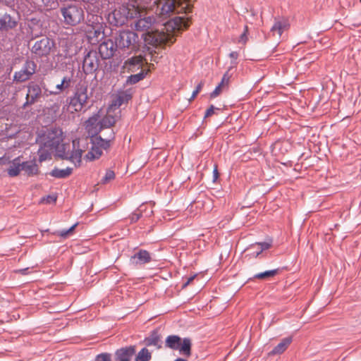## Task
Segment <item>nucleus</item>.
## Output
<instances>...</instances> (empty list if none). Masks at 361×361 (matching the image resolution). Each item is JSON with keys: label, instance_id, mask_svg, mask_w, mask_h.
<instances>
[{"label": "nucleus", "instance_id": "1", "mask_svg": "<svg viewBox=\"0 0 361 361\" xmlns=\"http://www.w3.org/2000/svg\"><path fill=\"white\" fill-rule=\"evenodd\" d=\"M118 52L127 56L137 53L140 51V43L138 35L129 30H121L117 31L112 36Z\"/></svg>", "mask_w": 361, "mask_h": 361}, {"label": "nucleus", "instance_id": "2", "mask_svg": "<svg viewBox=\"0 0 361 361\" xmlns=\"http://www.w3.org/2000/svg\"><path fill=\"white\" fill-rule=\"evenodd\" d=\"M59 11L63 17L61 20L66 26H76L85 19V11L81 5L78 3L63 4L60 7Z\"/></svg>", "mask_w": 361, "mask_h": 361}, {"label": "nucleus", "instance_id": "3", "mask_svg": "<svg viewBox=\"0 0 361 361\" xmlns=\"http://www.w3.org/2000/svg\"><path fill=\"white\" fill-rule=\"evenodd\" d=\"M88 99L87 85L83 82L76 85L73 95L68 97L66 102L73 109L72 112H80L87 104Z\"/></svg>", "mask_w": 361, "mask_h": 361}, {"label": "nucleus", "instance_id": "4", "mask_svg": "<svg viewBox=\"0 0 361 361\" xmlns=\"http://www.w3.org/2000/svg\"><path fill=\"white\" fill-rule=\"evenodd\" d=\"M176 39L164 32H147L144 36V42L145 43L146 50L152 55L151 61H156L153 59V50L147 45L158 47L161 45L172 44L175 42Z\"/></svg>", "mask_w": 361, "mask_h": 361}, {"label": "nucleus", "instance_id": "5", "mask_svg": "<svg viewBox=\"0 0 361 361\" xmlns=\"http://www.w3.org/2000/svg\"><path fill=\"white\" fill-rule=\"evenodd\" d=\"M62 132L57 128L48 130L39 136L37 142L39 144V152L45 148L49 150L56 149L62 141Z\"/></svg>", "mask_w": 361, "mask_h": 361}, {"label": "nucleus", "instance_id": "6", "mask_svg": "<svg viewBox=\"0 0 361 361\" xmlns=\"http://www.w3.org/2000/svg\"><path fill=\"white\" fill-rule=\"evenodd\" d=\"M191 341L188 338L183 340L177 335H170L166 337L165 341V347L171 350H178L180 354L190 357L191 355Z\"/></svg>", "mask_w": 361, "mask_h": 361}, {"label": "nucleus", "instance_id": "7", "mask_svg": "<svg viewBox=\"0 0 361 361\" xmlns=\"http://www.w3.org/2000/svg\"><path fill=\"white\" fill-rule=\"evenodd\" d=\"M54 47L55 42L52 39L48 37H42L35 42L31 48V51L37 57H47Z\"/></svg>", "mask_w": 361, "mask_h": 361}, {"label": "nucleus", "instance_id": "8", "mask_svg": "<svg viewBox=\"0 0 361 361\" xmlns=\"http://www.w3.org/2000/svg\"><path fill=\"white\" fill-rule=\"evenodd\" d=\"M99 59L96 51L90 50L85 55L82 61V71L85 75L95 73L99 68Z\"/></svg>", "mask_w": 361, "mask_h": 361}, {"label": "nucleus", "instance_id": "9", "mask_svg": "<svg viewBox=\"0 0 361 361\" xmlns=\"http://www.w3.org/2000/svg\"><path fill=\"white\" fill-rule=\"evenodd\" d=\"M157 12L160 18L166 19L174 13L177 6L178 0H157Z\"/></svg>", "mask_w": 361, "mask_h": 361}, {"label": "nucleus", "instance_id": "10", "mask_svg": "<svg viewBox=\"0 0 361 361\" xmlns=\"http://www.w3.org/2000/svg\"><path fill=\"white\" fill-rule=\"evenodd\" d=\"M37 65L32 61L27 60L23 68L14 73L13 80L18 82H23L29 80L36 71Z\"/></svg>", "mask_w": 361, "mask_h": 361}, {"label": "nucleus", "instance_id": "11", "mask_svg": "<svg viewBox=\"0 0 361 361\" xmlns=\"http://www.w3.org/2000/svg\"><path fill=\"white\" fill-rule=\"evenodd\" d=\"M114 139L115 133L113 130H109V136L104 138L101 135H98V131L96 129L94 130V134L91 137L92 143L99 146L102 150H107L109 149Z\"/></svg>", "mask_w": 361, "mask_h": 361}, {"label": "nucleus", "instance_id": "12", "mask_svg": "<svg viewBox=\"0 0 361 361\" xmlns=\"http://www.w3.org/2000/svg\"><path fill=\"white\" fill-rule=\"evenodd\" d=\"M116 51L118 49L115 46L113 37L104 41L99 46V53L103 59L112 58Z\"/></svg>", "mask_w": 361, "mask_h": 361}, {"label": "nucleus", "instance_id": "13", "mask_svg": "<svg viewBox=\"0 0 361 361\" xmlns=\"http://www.w3.org/2000/svg\"><path fill=\"white\" fill-rule=\"evenodd\" d=\"M145 60V56L141 54L138 56H133L126 59L123 64V68L126 70L128 73H133L139 69H142Z\"/></svg>", "mask_w": 361, "mask_h": 361}, {"label": "nucleus", "instance_id": "14", "mask_svg": "<svg viewBox=\"0 0 361 361\" xmlns=\"http://www.w3.org/2000/svg\"><path fill=\"white\" fill-rule=\"evenodd\" d=\"M42 95V87L35 83L30 82L27 86V94L26 95V102L23 104V107L34 104Z\"/></svg>", "mask_w": 361, "mask_h": 361}, {"label": "nucleus", "instance_id": "15", "mask_svg": "<svg viewBox=\"0 0 361 361\" xmlns=\"http://www.w3.org/2000/svg\"><path fill=\"white\" fill-rule=\"evenodd\" d=\"M152 261L151 254L146 250H140L130 258V264L134 267L141 266Z\"/></svg>", "mask_w": 361, "mask_h": 361}, {"label": "nucleus", "instance_id": "16", "mask_svg": "<svg viewBox=\"0 0 361 361\" xmlns=\"http://www.w3.org/2000/svg\"><path fill=\"white\" fill-rule=\"evenodd\" d=\"M133 94V90L131 88L118 91L112 99L111 106L120 107L122 104L128 103L132 99Z\"/></svg>", "mask_w": 361, "mask_h": 361}, {"label": "nucleus", "instance_id": "17", "mask_svg": "<svg viewBox=\"0 0 361 361\" xmlns=\"http://www.w3.org/2000/svg\"><path fill=\"white\" fill-rule=\"evenodd\" d=\"M135 352L136 348L135 345L121 348L115 352V358L117 361H130Z\"/></svg>", "mask_w": 361, "mask_h": 361}, {"label": "nucleus", "instance_id": "18", "mask_svg": "<svg viewBox=\"0 0 361 361\" xmlns=\"http://www.w3.org/2000/svg\"><path fill=\"white\" fill-rule=\"evenodd\" d=\"M166 26L168 28H171L173 31H180L187 29L190 26V20L185 17L176 16L167 22Z\"/></svg>", "mask_w": 361, "mask_h": 361}, {"label": "nucleus", "instance_id": "19", "mask_svg": "<svg viewBox=\"0 0 361 361\" xmlns=\"http://www.w3.org/2000/svg\"><path fill=\"white\" fill-rule=\"evenodd\" d=\"M92 18H95L92 21V27L88 30L90 37H94L98 38L100 35H103V26L102 25V18L100 16H92Z\"/></svg>", "mask_w": 361, "mask_h": 361}, {"label": "nucleus", "instance_id": "20", "mask_svg": "<svg viewBox=\"0 0 361 361\" xmlns=\"http://www.w3.org/2000/svg\"><path fill=\"white\" fill-rule=\"evenodd\" d=\"M83 151L82 149H78L73 150L72 152H65L63 154H60L59 156L62 157V159H68L71 162H73L75 166H80L81 164V158L82 155Z\"/></svg>", "mask_w": 361, "mask_h": 361}, {"label": "nucleus", "instance_id": "21", "mask_svg": "<svg viewBox=\"0 0 361 361\" xmlns=\"http://www.w3.org/2000/svg\"><path fill=\"white\" fill-rule=\"evenodd\" d=\"M21 169L24 171L28 176L37 175L39 172L38 166L35 160L22 162Z\"/></svg>", "mask_w": 361, "mask_h": 361}, {"label": "nucleus", "instance_id": "22", "mask_svg": "<svg viewBox=\"0 0 361 361\" xmlns=\"http://www.w3.org/2000/svg\"><path fill=\"white\" fill-rule=\"evenodd\" d=\"M292 342L291 337H286L283 338L281 342L275 346L273 350L269 353V355H280L283 353L290 345Z\"/></svg>", "mask_w": 361, "mask_h": 361}, {"label": "nucleus", "instance_id": "23", "mask_svg": "<svg viewBox=\"0 0 361 361\" xmlns=\"http://www.w3.org/2000/svg\"><path fill=\"white\" fill-rule=\"evenodd\" d=\"M115 123V118L111 115H106L104 117H103L97 123L99 125V129L97 130L99 133L105 128L112 130L111 127L114 126Z\"/></svg>", "mask_w": 361, "mask_h": 361}, {"label": "nucleus", "instance_id": "24", "mask_svg": "<svg viewBox=\"0 0 361 361\" xmlns=\"http://www.w3.org/2000/svg\"><path fill=\"white\" fill-rule=\"evenodd\" d=\"M149 71V68L147 70L142 69L140 73L137 74L130 75L127 78L125 85H128L137 83L138 82L142 80L145 78V76L147 75Z\"/></svg>", "mask_w": 361, "mask_h": 361}, {"label": "nucleus", "instance_id": "25", "mask_svg": "<svg viewBox=\"0 0 361 361\" xmlns=\"http://www.w3.org/2000/svg\"><path fill=\"white\" fill-rule=\"evenodd\" d=\"M73 172V169L70 167H67L64 169H59L58 168H54L49 174L56 178H66L71 175Z\"/></svg>", "mask_w": 361, "mask_h": 361}, {"label": "nucleus", "instance_id": "26", "mask_svg": "<svg viewBox=\"0 0 361 361\" xmlns=\"http://www.w3.org/2000/svg\"><path fill=\"white\" fill-rule=\"evenodd\" d=\"M92 144V145L90 150L85 155V158L89 161L97 159L102 154V150L100 149L99 146H97L96 144L94 143Z\"/></svg>", "mask_w": 361, "mask_h": 361}, {"label": "nucleus", "instance_id": "27", "mask_svg": "<svg viewBox=\"0 0 361 361\" xmlns=\"http://www.w3.org/2000/svg\"><path fill=\"white\" fill-rule=\"evenodd\" d=\"M289 27V24L286 20L284 21H280L276 20L275 21L274 24L271 28V32L273 33V35L275 34V32H277V34L281 36L283 30L288 29Z\"/></svg>", "mask_w": 361, "mask_h": 361}, {"label": "nucleus", "instance_id": "28", "mask_svg": "<svg viewBox=\"0 0 361 361\" xmlns=\"http://www.w3.org/2000/svg\"><path fill=\"white\" fill-rule=\"evenodd\" d=\"M20 171H22L20 159V157H17L13 161L12 164L8 169V173L10 176L14 177L18 176Z\"/></svg>", "mask_w": 361, "mask_h": 361}, {"label": "nucleus", "instance_id": "29", "mask_svg": "<svg viewBox=\"0 0 361 361\" xmlns=\"http://www.w3.org/2000/svg\"><path fill=\"white\" fill-rule=\"evenodd\" d=\"M147 345H154L160 348V335L157 330L151 332L149 337L145 339Z\"/></svg>", "mask_w": 361, "mask_h": 361}, {"label": "nucleus", "instance_id": "30", "mask_svg": "<svg viewBox=\"0 0 361 361\" xmlns=\"http://www.w3.org/2000/svg\"><path fill=\"white\" fill-rule=\"evenodd\" d=\"M152 25V19L150 17L140 18L135 23V27L137 30H147Z\"/></svg>", "mask_w": 361, "mask_h": 361}, {"label": "nucleus", "instance_id": "31", "mask_svg": "<svg viewBox=\"0 0 361 361\" xmlns=\"http://www.w3.org/2000/svg\"><path fill=\"white\" fill-rule=\"evenodd\" d=\"M4 30L14 28L17 25V22L13 20L10 15L6 14L2 18Z\"/></svg>", "mask_w": 361, "mask_h": 361}, {"label": "nucleus", "instance_id": "32", "mask_svg": "<svg viewBox=\"0 0 361 361\" xmlns=\"http://www.w3.org/2000/svg\"><path fill=\"white\" fill-rule=\"evenodd\" d=\"M231 64H232V66L231 67H229L228 68L227 71L224 74V75L221 78V80L220 83L219 84V85H220V86H221L223 87L228 86L229 82H230V78L232 76V74L230 73V71L233 68L235 67L237 62H232Z\"/></svg>", "mask_w": 361, "mask_h": 361}, {"label": "nucleus", "instance_id": "33", "mask_svg": "<svg viewBox=\"0 0 361 361\" xmlns=\"http://www.w3.org/2000/svg\"><path fill=\"white\" fill-rule=\"evenodd\" d=\"M152 359V353L146 348H143L137 354L135 361H149Z\"/></svg>", "mask_w": 361, "mask_h": 361}, {"label": "nucleus", "instance_id": "34", "mask_svg": "<svg viewBox=\"0 0 361 361\" xmlns=\"http://www.w3.org/2000/svg\"><path fill=\"white\" fill-rule=\"evenodd\" d=\"M44 89V95L46 97H49L50 95H57L60 93L63 92L66 89L63 83L61 82L59 84L56 85L54 90H49L45 87H43Z\"/></svg>", "mask_w": 361, "mask_h": 361}, {"label": "nucleus", "instance_id": "35", "mask_svg": "<svg viewBox=\"0 0 361 361\" xmlns=\"http://www.w3.org/2000/svg\"><path fill=\"white\" fill-rule=\"evenodd\" d=\"M144 207V205H140L134 212L130 215L129 219L130 224L137 222L142 216V212L145 211Z\"/></svg>", "mask_w": 361, "mask_h": 361}, {"label": "nucleus", "instance_id": "36", "mask_svg": "<svg viewBox=\"0 0 361 361\" xmlns=\"http://www.w3.org/2000/svg\"><path fill=\"white\" fill-rule=\"evenodd\" d=\"M279 269L266 271L255 274L254 276V278L259 279H264L267 278L273 277L279 273Z\"/></svg>", "mask_w": 361, "mask_h": 361}, {"label": "nucleus", "instance_id": "37", "mask_svg": "<svg viewBox=\"0 0 361 361\" xmlns=\"http://www.w3.org/2000/svg\"><path fill=\"white\" fill-rule=\"evenodd\" d=\"M78 226V224H75L71 227H70L67 230L58 231L54 233V235L60 236L63 238H66L69 235L73 233L75 227Z\"/></svg>", "mask_w": 361, "mask_h": 361}, {"label": "nucleus", "instance_id": "38", "mask_svg": "<svg viewBox=\"0 0 361 361\" xmlns=\"http://www.w3.org/2000/svg\"><path fill=\"white\" fill-rule=\"evenodd\" d=\"M78 226V224H75L71 227H70L67 230L58 231L54 233V235L60 236L63 238H66L69 235L73 233L75 227Z\"/></svg>", "mask_w": 361, "mask_h": 361}, {"label": "nucleus", "instance_id": "39", "mask_svg": "<svg viewBox=\"0 0 361 361\" xmlns=\"http://www.w3.org/2000/svg\"><path fill=\"white\" fill-rule=\"evenodd\" d=\"M271 240L269 242L256 243L255 244L251 245L248 250L255 247V246H258L259 247V252H262L264 250L269 249L271 247Z\"/></svg>", "mask_w": 361, "mask_h": 361}, {"label": "nucleus", "instance_id": "40", "mask_svg": "<svg viewBox=\"0 0 361 361\" xmlns=\"http://www.w3.org/2000/svg\"><path fill=\"white\" fill-rule=\"evenodd\" d=\"M115 178V173L114 171L111 169H108L106 171L104 176L102 178L101 182L103 184H106L109 181L114 180Z\"/></svg>", "mask_w": 361, "mask_h": 361}, {"label": "nucleus", "instance_id": "41", "mask_svg": "<svg viewBox=\"0 0 361 361\" xmlns=\"http://www.w3.org/2000/svg\"><path fill=\"white\" fill-rule=\"evenodd\" d=\"M95 361H111V355L109 353H102L95 357Z\"/></svg>", "mask_w": 361, "mask_h": 361}, {"label": "nucleus", "instance_id": "42", "mask_svg": "<svg viewBox=\"0 0 361 361\" xmlns=\"http://www.w3.org/2000/svg\"><path fill=\"white\" fill-rule=\"evenodd\" d=\"M83 1L87 3L89 6H92L93 9H96L98 11L102 0H83Z\"/></svg>", "mask_w": 361, "mask_h": 361}, {"label": "nucleus", "instance_id": "43", "mask_svg": "<svg viewBox=\"0 0 361 361\" xmlns=\"http://www.w3.org/2000/svg\"><path fill=\"white\" fill-rule=\"evenodd\" d=\"M247 34H248V27L247 25H245L243 32L240 35L238 42L240 43H243V44H246L247 42Z\"/></svg>", "mask_w": 361, "mask_h": 361}, {"label": "nucleus", "instance_id": "44", "mask_svg": "<svg viewBox=\"0 0 361 361\" xmlns=\"http://www.w3.org/2000/svg\"><path fill=\"white\" fill-rule=\"evenodd\" d=\"M204 85V82L202 81H201L196 87L195 90L193 91L192 94V96L189 99V101H192L193 100L196 96L197 95V94L201 91L202 87Z\"/></svg>", "mask_w": 361, "mask_h": 361}, {"label": "nucleus", "instance_id": "45", "mask_svg": "<svg viewBox=\"0 0 361 361\" xmlns=\"http://www.w3.org/2000/svg\"><path fill=\"white\" fill-rule=\"evenodd\" d=\"M49 151L50 150L47 148H45L41 152H39V149L38 150L39 161H43L47 159V156L49 154Z\"/></svg>", "mask_w": 361, "mask_h": 361}, {"label": "nucleus", "instance_id": "46", "mask_svg": "<svg viewBox=\"0 0 361 361\" xmlns=\"http://www.w3.org/2000/svg\"><path fill=\"white\" fill-rule=\"evenodd\" d=\"M61 82L66 87V89H68L71 86L72 78L68 76H64L61 80Z\"/></svg>", "mask_w": 361, "mask_h": 361}, {"label": "nucleus", "instance_id": "47", "mask_svg": "<svg viewBox=\"0 0 361 361\" xmlns=\"http://www.w3.org/2000/svg\"><path fill=\"white\" fill-rule=\"evenodd\" d=\"M97 121V116H92L88 118L86 121L87 128H89L88 131L90 132L92 129L90 128V126L94 125Z\"/></svg>", "mask_w": 361, "mask_h": 361}, {"label": "nucleus", "instance_id": "48", "mask_svg": "<svg viewBox=\"0 0 361 361\" xmlns=\"http://www.w3.org/2000/svg\"><path fill=\"white\" fill-rule=\"evenodd\" d=\"M224 87L220 86V85H218L216 88L214 89V90L211 92L210 94V97L211 98H215L217 96H219L220 94V93L221 92V90Z\"/></svg>", "mask_w": 361, "mask_h": 361}, {"label": "nucleus", "instance_id": "49", "mask_svg": "<svg viewBox=\"0 0 361 361\" xmlns=\"http://www.w3.org/2000/svg\"><path fill=\"white\" fill-rule=\"evenodd\" d=\"M214 106L213 105H211L206 111L204 114V118L210 117L212 116L214 113Z\"/></svg>", "mask_w": 361, "mask_h": 361}, {"label": "nucleus", "instance_id": "50", "mask_svg": "<svg viewBox=\"0 0 361 361\" xmlns=\"http://www.w3.org/2000/svg\"><path fill=\"white\" fill-rule=\"evenodd\" d=\"M196 276L197 275L195 274L193 276L186 278L185 281L183 283V288H185L186 286H188L195 279Z\"/></svg>", "mask_w": 361, "mask_h": 361}, {"label": "nucleus", "instance_id": "51", "mask_svg": "<svg viewBox=\"0 0 361 361\" xmlns=\"http://www.w3.org/2000/svg\"><path fill=\"white\" fill-rule=\"evenodd\" d=\"M219 171L217 169V166H215L214 171H213V182H216V180L219 178Z\"/></svg>", "mask_w": 361, "mask_h": 361}, {"label": "nucleus", "instance_id": "52", "mask_svg": "<svg viewBox=\"0 0 361 361\" xmlns=\"http://www.w3.org/2000/svg\"><path fill=\"white\" fill-rule=\"evenodd\" d=\"M56 197L54 195H48L46 198L47 203L55 202L56 201Z\"/></svg>", "mask_w": 361, "mask_h": 361}, {"label": "nucleus", "instance_id": "53", "mask_svg": "<svg viewBox=\"0 0 361 361\" xmlns=\"http://www.w3.org/2000/svg\"><path fill=\"white\" fill-rule=\"evenodd\" d=\"M92 16H94V14H90L87 15V25L92 27V21H94L95 18H92Z\"/></svg>", "mask_w": 361, "mask_h": 361}, {"label": "nucleus", "instance_id": "54", "mask_svg": "<svg viewBox=\"0 0 361 361\" xmlns=\"http://www.w3.org/2000/svg\"><path fill=\"white\" fill-rule=\"evenodd\" d=\"M229 57L234 60L233 62H236L235 60L238 57V53L237 51H232L229 54Z\"/></svg>", "mask_w": 361, "mask_h": 361}, {"label": "nucleus", "instance_id": "55", "mask_svg": "<svg viewBox=\"0 0 361 361\" xmlns=\"http://www.w3.org/2000/svg\"><path fill=\"white\" fill-rule=\"evenodd\" d=\"M262 252H259V247H258L257 250L252 252L250 254V256L252 257H258Z\"/></svg>", "mask_w": 361, "mask_h": 361}, {"label": "nucleus", "instance_id": "56", "mask_svg": "<svg viewBox=\"0 0 361 361\" xmlns=\"http://www.w3.org/2000/svg\"><path fill=\"white\" fill-rule=\"evenodd\" d=\"M351 25L354 27H359L361 25V19L360 20H354L351 23Z\"/></svg>", "mask_w": 361, "mask_h": 361}, {"label": "nucleus", "instance_id": "57", "mask_svg": "<svg viewBox=\"0 0 361 361\" xmlns=\"http://www.w3.org/2000/svg\"><path fill=\"white\" fill-rule=\"evenodd\" d=\"M123 23H124V20H120V21H118V20H116V22H115V25H116V26H118V25H123Z\"/></svg>", "mask_w": 361, "mask_h": 361}, {"label": "nucleus", "instance_id": "58", "mask_svg": "<svg viewBox=\"0 0 361 361\" xmlns=\"http://www.w3.org/2000/svg\"><path fill=\"white\" fill-rule=\"evenodd\" d=\"M0 30H4L2 18L0 19Z\"/></svg>", "mask_w": 361, "mask_h": 361}, {"label": "nucleus", "instance_id": "59", "mask_svg": "<svg viewBox=\"0 0 361 361\" xmlns=\"http://www.w3.org/2000/svg\"><path fill=\"white\" fill-rule=\"evenodd\" d=\"M174 361H188V360L186 359L179 357V358H177L176 360H175Z\"/></svg>", "mask_w": 361, "mask_h": 361}, {"label": "nucleus", "instance_id": "60", "mask_svg": "<svg viewBox=\"0 0 361 361\" xmlns=\"http://www.w3.org/2000/svg\"><path fill=\"white\" fill-rule=\"evenodd\" d=\"M45 4H49L51 0H42Z\"/></svg>", "mask_w": 361, "mask_h": 361}, {"label": "nucleus", "instance_id": "61", "mask_svg": "<svg viewBox=\"0 0 361 361\" xmlns=\"http://www.w3.org/2000/svg\"><path fill=\"white\" fill-rule=\"evenodd\" d=\"M27 269H21V270H20V271L21 273H23V274H25L26 273Z\"/></svg>", "mask_w": 361, "mask_h": 361}, {"label": "nucleus", "instance_id": "62", "mask_svg": "<svg viewBox=\"0 0 361 361\" xmlns=\"http://www.w3.org/2000/svg\"><path fill=\"white\" fill-rule=\"evenodd\" d=\"M73 149L75 148V140H73Z\"/></svg>", "mask_w": 361, "mask_h": 361}, {"label": "nucleus", "instance_id": "63", "mask_svg": "<svg viewBox=\"0 0 361 361\" xmlns=\"http://www.w3.org/2000/svg\"><path fill=\"white\" fill-rule=\"evenodd\" d=\"M149 68H154V64H149Z\"/></svg>", "mask_w": 361, "mask_h": 361}, {"label": "nucleus", "instance_id": "64", "mask_svg": "<svg viewBox=\"0 0 361 361\" xmlns=\"http://www.w3.org/2000/svg\"><path fill=\"white\" fill-rule=\"evenodd\" d=\"M104 136H105V137H106L107 136H109V130H107V133H106V135H104Z\"/></svg>", "mask_w": 361, "mask_h": 361}]
</instances>
